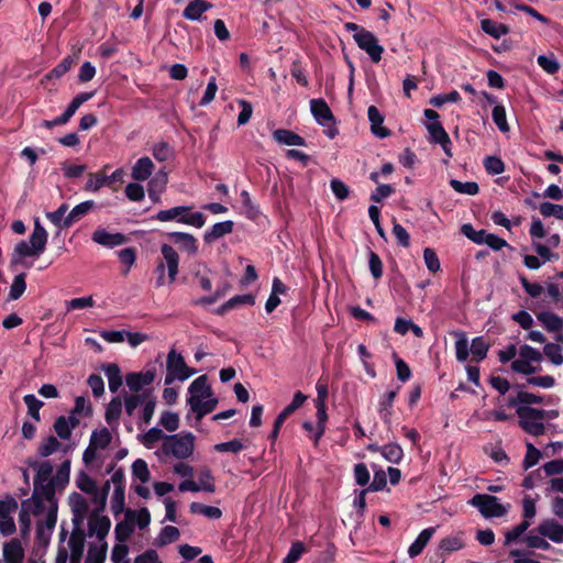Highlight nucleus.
Returning <instances> with one entry per match:
<instances>
[{
	"mask_svg": "<svg viewBox=\"0 0 563 563\" xmlns=\"http://www.w3.org/2000/svg\"><path fill=\"white\" fill-rule=\"evenodd\" d=\"M561 398L555 395L540 396L520 390L508 398L509 407L516 410L519 427L533 437L543 435L550 427L549 421L559 418L556 406Z\"/></svg>",
	"mask_w": 563,
	"mask_h": 563,
	"instance_id": "f257e3e1",
	"label": "nucleus"
},
{
	"mask_svg": "<svg viewBox=\"0 0 563 563\" xmlns=\"http://www.w3.org/2000/svg\"><path fill=\"white\" fill-rule=\"evenodd\" d=\"M29 465L35 470L33 490L43 493H56L63 490L69 483L70 460L66 459L58 466L53 475V465L49 461L30 462Z\"/></svg>",
	"mask_w": 563,
	"mask_h": 563,
	"instance_id": "f03ea898",
	"label": "nucleus"
},
{
	"mask_svg": "<svg viewBox=\"0 0 563 563\" xmlns=\"http://www.w3.org/2000/svg\"><path fill=\"white\" fill-rule=\"evenodd\" d=\"M187 404L197 420L216 409L218 399L213 396L207 375H201L191 382L188 387Z\"/></svg>",
	"mask_w": 563,
	"mask_h": 563,
	"instance_id": "7ed1b4c3",
	"label": "nucleus"
},
{
	"mask_svg": "<svg viewBox=\"0 0 563 563\" xmlns=\"http://www.w3.org/2000/svg\"><path fill=\"white\" fill-rule=\"evenodd\" d=\"M23 501L31 503L30 511L37 520L45 521L48 532L54 529L57 521V499L55 493L33 490L32 496Z\"/></svg>",
	"mask_w": 563,
	"mask_h": 563,
	"instance_id": "20e7f679",
	"label": "nucleus"
},
{
	"mask_svg": "<svg viewBox=\"0 0 563 563\" xmlns=\"http://www.w3.org/2000/svg\"><path fill=\"white\" fill-rule=\"evenodd\" d=\"M195 451V435L191 432H180L164 438L162 452L166 456L186 460Z\"/></svg>",
	"mask_w": 563,
	"mask_h": 563,
	"instance_id": "39448f33",
	"label": "nucleus"
},
{
	"mask_svg": "<svg viewBox=\"0 0 563 563\" xmlns=\"http://www.w3.org/2000/svg\"><path fill=\"white\" fill-rule=\"evenodd\" d=\"M191 206H177L170 209L158 211L154 216V219L159 222L175 221L198 229L202 228L206 223L205 214L199 211L191 212Z\"/></svg>",
	"mask_w": 563,
	"mask_h": 563,
	"instance_id": "423d86ee",
	"label": "nucleus"
},
{
	"mask_svg": "<svg viewBox=\"0 0 563 563\" xmlns=\"http://www.w3.org/2000/svg\"><path fill=\"white\" fill-rule=\"evenodd\" d=\"M196 374V369L190 368L184 356L175 349H172L166 357L165 385H172L175 380L184 382Z\"/></svg>",
	"mask_w": 563,
	"mask_h": 563,
	"instance_id": "0eeeda50",
	"label": "nucleus"
},
{
	"mask_svg": "<svg viewBox=\"0 0 563 563\" xmlns=\"http://www.w3.org/2000/svg\"><path fill=\"white\" fill-rule=\"evenodd\" d=\"M468 504L477 508L484 518L503 517L510 509V504H500L497 497L487 494H476Z\"/></svg>",
	"mask_w": 563,
	"mask_h": 563,
	"instance_id": "6e6552de",
	"label": "nucleus"
},
{
	"mask_svg": "<svg viewBox=\"0 0 563 563\" xmlns=\"http://www.w3.org/2000/svg\"><path fill=\"white\" fill-rule=\"evenodd\" d=\"M162 258L157 264V272H165L167 269L169 283H174L179 272V254L176 249L168 244L163 243L161 245Z\"/></svg>",
	"mask_w": 563,
	"mask_h": 563,
	"instance_id": "1a4fd4ad",
	"label": "nucleus"
},
{
	"mask_svg": "<svg viewBox=\"0 0 563 563\" xmlns=\"http://www.w3.org/2000/svg\"><path fill=\"white\" fill-rule=\"evenodd\" d=\"M353 38L357 46L365 51L374 63H378L382 59L384 47L378 43V38L374 33L366 30L361 34H354Z\"/></svg>",
	"mask_w": 563,
	"mask_h": 563,
	"instance_id": "9d476101",
	"label": "nucleus"
},
{
	"mask_svg": "<svg viewBox=\"0 0 563 563\" xmlns=\"http://www.w3.org/2000/svg\"><path fill=\"white\" fill-rule=\"evenodd\" d=\"M111 527V521L109 517L99 514L98 511H93L90 514L88 518V536L96 537L98 542L104 541L108 536Z\"/></svg>",
	"mask_w": 563,
	"mask_h": 563,
	"instance_id": "9b49d317",
	"label": "nucleus"
},
{
	"mask_svg": "<svg viewBox=\"0 0 563 563\" xmlns=\"http://www.w3.org/2000/svg\"><path fill=\"white\" fill-rule=\"evenodd\" d=\"M426 119L429 121L426 128L429 132V141L439 144L441 141L446 142L449 134L444 130L442 123L439 121V113L432 109L423 111Z\"/></svg>",
	"mask_w": 563,
	"mask_h": 563,
	"instance_id": "f8f14e48",
	"label": "nucleus"
},
{
	"mask_svg": "<svg viewBox=\"0 0 563 563\" xmlns=\"http://www.w3.org/2000/svg\"><path fill=\"white\" fill-rule=\"evenodd\" d=\"M85 532L81 527L74 526L67 542L69 563H80L85 549Z\"/></svg>",
	"mask_w": 563,
	"mask_h": 563,
	"instance_id": "ddd939ff",
	"label": "nucleus"
},
{
	"mask_svg": "<svg viewBox=\"0 0 563 563\" xmlns=\"http://www.w3.org/2000/svg\"><path fill=\"white\" fill-rule=\"evenodd\" d=\"M77 486L81 492L100 497L101 509L106 507L107 497L110 490V481H107L102 489L99 490L95 481L87 474L82 473L77 479Z\"/></svg>",
	"mask_w": 563,
	"mask_h": 563,
	"instance_id": "4468645a",
	"label": "nucleus"
},
{
	"mask_svg": "<svg viewBox=\"0 0 563 563\" xmlns=\"http://www.w3.org/2000/svg\"><path fill=\"white\" fill-rule=\"evenodd\" d=\"M92 241L101 246L113 249L124 244L128 239L121 232H109L103 228H97L91 236Z\"/></svg>",
	"mask_w": 563,
	"mask_h": 563,
	"instance_id": "2eb2a0df",
	"label": "nucleus"
},
{
	"mask_svg": "<svg viewBox=\"0 0 563 563\" xmlns=\"http://www.w3.org/2000/svg\"><path fill=\"white\" fill-rule=\"evenodd\" d=\"M166 238L174 242L178 249L190 256L198 253V241L197 239L187 232H169Z\"/></svg>",
	"mask_w": 563,
	"mask_h": 563,
	"instance_id": "dca6fc26",
	"label": "nucleus"
},
{
	"mask_svg": "<svg viewBox=\"0 0 563 563\" xmlns=\"http://www.w3.org/2000/svg\"><path fill=\"white\" fill-rule=\"evenodd\" d=\"M25 556L24 548L19 539L12 538L2 548L4 563H23Z\"/></svg>",
	"mask_w": 563,
	"mask_h": 563,
	"instance_id": "f3484780",
	"label": "nucleus"
},
{
	"mask_svg": "<svg viewBox=\"0 0 563 563\" xmlns=\"http://www.w3.org/2000/svg\"><path fill=\"white\" fill-rule=\"evenodd\" d=\"M69 503L73 511L71 522L74 526L81 527L89 510L88 503L80 494L77 493L70 495Z\"/></svg>",
	"mask_w": 563,
	"mask_h": 563,
	"instance_id": "a211bd4d",
	"label": "nucleus"
},
{
	"mask_svg": "<svg viewBox=\"0 0 563 563\" xmlns=\"http://www.w3.org/2000/svg\"><path fill=\"white\" fill-rule=\"evenodd\" d=\"M74 448V443L63 445L57 438L49 435L40 443L37 453L42 457H47L58 451L63 453L71 452Z\"/></svg>",
	"mask_w": 563,
	"mask_h": 563,
	"instance_id": "6ab92c4d",
	"label": "nucleus"
},
{
	"mask_svg": "<svg viewBox=\"0 0 563 563\" xmlns=\"http://www.w3.org/2000/svg\"><path fill=\"white\" fill-rule=\"evenodd\" d=\"M538 532L554 543H563V525L555 519L543 520L538 527Z\"/></svg>",
	"mask_w": 563,
	"mask_h": 563,
	"instance_id": "aec40b11",
	"label": "nucleus"
},
{
	"mask_svg": "<svg viewBox=\"0 0 563 563\" xmlns=\"http://www.w3.org/2000/svg\"><path fill=\"white\" fill-rule=\"evenodd\" d=\"M114 484V489L111 496V510L113 514L118 515L122 512L124 508V486L122 484V475L120 473H114L111 477V481Z\"/></svg>",
	"mask_w": 563,
	"mask_h": 563,
	"instance_id": "412c9836",
	"label": "nucleus"
},
{
	"mask_svg": "<svg viewBox=\"0 0 563 563\" xmlns=\"http://www.w3.org/2000/svg\"><path fill=\"white\" fill-rule=\"evenodd\" d=\"M78 423L79 420L74 416H60L55 420L53 429L60 440H69L73 430L78 426Z\"/></svg>",
	"mask_w": 563,
	"mask_h": 563,
	"instance_id": "4be33fe9",
	"label": "nucleus"
},
{
	"mask_svg": "<svg viewBox=\"0 0 563 563\" xmlns=\"http://www.w3.org/2000/svg\"><path fill=\"white\" fill-rule=\"evenodd\" d=\"M212 7V3L206 0H192L184 9L183 16L189 21H200L202 14Z\"/></svg>",
	"mask_w": 563,
	"mask_h": 563,
	"instance_id": "5701e85b",
	"label": "nucleus"
},
{
	"mask_svg": "<svg viewBox=\"0 0 563 563\" xmlns=\"http://www.w3.org/2000/svg\"><path fill=\"white\" fill-rule=\"evenodd\" d=\"M310 110L319 124H327L333 121V114L323 99L310 100Z\"/></svg>",
	"mask_w": 563,
	"mask_h": 563,
	"instance_id": "b1692460",
	"label": "nucleus"
},
{
	"mask_svg": "<svg viewBox=\"0 0 563 563\" xmlns=\"http://www.w3.org/2000/svg\"><path fill=\"white\" fill-rule=\"evenodd\" d=\"M48 233L41 224L38 219L34 221V229L29 238V243L33 246L40 255L45 251Z\"/></svg>",
	"mask_w": 563,
	"mask_h": 563,
	"instance_id": "393cba45",
	"label": "nucleus"
},
{
	"mask_svg": "<svg viewBox=\"0 0 563 563\" xmlns=\"http://www.w3.org/2000/svg\"><path fill=\"white\" fill-rule=\"evenodd\" d=\"M154 168V163L150 157H141L132 167V177L137 181L147 180L153 174Z\"/></svg>",
	"mask_w": 563,
	"mask_h": 563,
	"instance_id": "a878e982",
	"label": "nucleus"
},
{
	"mask_svg": "<svg viewBox=\"0 0 563 563\" xmlns=\"http://www.w3.org/2000/svg\"><path fill=\"white\" fill-rule=\"evenodd\" d=\"M155 379V373L147 371L145 373H130L125 380L129 388L133 391L141 390L144 386L152 384Z\"/></svg>",
	"mask_w": 563,
	"mask_h": 563,
	"instance_id": "bb28decb",
	"label": "nucleus"
},
{
	"mask_svg": "<svg viewBox=\"0 0 563 563\" xmlns=\"http://www.w3.org/2000/svg\"><path fill=\"white\" fill-rule=\"evenodd\" d=\"M398 390L387 391L379 400L378 412L380 419L386 426H390L393 416V404L397 396Z\"/></svg>",
	"mask_w": 563,
	"mask_h": 563,
	"instance_id": "cd10ccee",
	"label": "nucleus"
},
{
	"mask_svg": "<svg viewBox=\"0 0 563 563\" xmlns=\"http://www.w3.org/2000/svg\"><path fill=\"white\" fill-rule=\"evenodd\" d=\"M38 257L40 254L33 250V246L26 241H20L11 255V265H24L25 257Z\"/></svg>",
	"mask_w": 563,
	"mask_h": 563,
	"instance_id": "c85d7f7f",
	"label": "nucleus"
},
{
	"mask_svg": "<svg viewBox=\"0 0 563 563\" xmlns=\"http://www.w3.org/2000/svg\"><path fill=\"white\" fill-rule=\"evenodd\" d=\"M273 137L276 142L284 145L289 146H305L306 141L303 137H301L299 134L286 130V129H278L273 132Z\"/></svg>",
	"mask_w": 563,
	"mask_h": 563,
	"instance_id": "c756f323",
	"label": "nucleus"
},
{
	"mask_svg": "<svg viewBox=\"0 0 563 563\" xmlns=\"http://www.w3.org/2000/svg\"><path fill=\"white\" fill-rule=\"evenodd\" d=\"M233 231V222L231 220L218 222L207 230L203 234L206 243H211Z\"/></svg>",
	"mask_w": 563,
	"mask_h": 563,
	"instance_id": "7c9ffc66",
	"label": "nucleus"
},
{
	"mask_svg": "<svg viewBox=\"0 0 563 563\" xmlns=\"http://www.w3.org/2000/svg\"><path fill=\"white\" fill-rule=\"evenodd\" d=\"M368 120L371 122L372 132L383 139L389 135V131L383 126L384 118L375 106H371L367 110Z\"/></svg>",
	"mask_w": 563,
	"mask_h": 563,
	"instance_id": "2f4dec72",
	"label": "nucleus"
},
{
	"mask_svg": "<svg viewBox=\"0 0 563 563\" xmlns=\"http://www.w3.org/2000/svg\"><path fill=\"white\" fill-rule=\"evenodd\" d=\"M255 303V297L251 294L238 295L229 299L221 307L218 308V314H224L229 310L236 309L241 306H253Z\"/></svg>",
	"mask_w": 563,
	"mask_h": 563,
	"instance_id": "473e14b6",
	"label": "nucleus"
},
{
	"mask_svg": "<svg viewBox=\"0 0 563 563\" xmlns=\"http://www.w3.org/2000/svg\"><path fill=\"white\" fill-rule=\"evenodd\" d=\"M434 532H435L434 527L423 529L419 533L417 539L412 542V544L409 547V549H408L409 556L415 558V556L419 555L423 551V549L426 548V545L428 544V542L430 541V539L432 538Z\"/></svg>",
	"mask_w": 563,
	"mask_h": 563,
	"instance_id": "72a5a7b5",
	"label": "nucleus"
},
{
	"mask_svg": "<svg viewBox=\"0 0 563 563\" xmlns=\"http://www.w3.org/2000/svg\"><path fill=\"white\" fill-rule=\"evenodd\" d=\"M102 369L108 378L110 391L115 393L122 385V376L119 366L114 363H108L102 366Z\"/></svg>",
	"mask_w": 563,
	"mask_h": 563,
	"instance_id": "f704fd0d",
	"label": "nucleus"
},
{
	"mask_svg": "<svg viewBox=\"0 0 563 563\" xmlns=\"http://www.w3.org/2000/svg\"><path fill=\"white\" fill-rule=\"evenodd\" d=\"M121 412H122L121 398L120 397L112 398L106 409L104 418H106L107 423L112 428L118 427Z\"/></svg>",
	"mask_w": 563,
	"mask_h": 563,
	"instance_id": "c9c22d12",
	"label": "nucleus"
},
{
	"mask_svg": "<svg viewBox=\"0 0 563 563\" xmlns=\"http://www.w3.org/2000/svg\"><path fill=\"white\" fill-rule=\"evenodd\" d=\"M111 432L103 427L92 431L89 443L98 450H104L111 443Z\"/></svg>",
	"mask_w": 563,
	"mask_h": 563,
	"instance_id": "e433bc0d",
	"label": "nucleus"
},
{
	"mask_svg": "<svg viewBox=\"0 0 563 563\" xmlns=\"http://www.w3.org/2000/svg\"><path fill=\"white\" fill-rule=\"evenodd\" d=\"M537 318L548 331L556 332L563 327V319L553 312L543 311Z\"/></svg>",
	"mask_w": 563,
	"mask_h": 563,
	"instance_id": "4c0bfd02",
	"label": "nucleus"
},
{
	"mask_svg": "<svg viewBox=\"0 0 563 563\" xmlns=\"http://www.w3.org/2000/svg\"><path fill=\"white\" fill-rule=\"evenodd\" d=\"M95 206L92 200H87L75 206L66 216V225H71L74 222L86 216Z\"/></svg>",
	"mask_w": 563,
	"mask_h": 563,
	"instance_id": "58836bf2",
	"label": "nucleus"
},
{
	"mask_svg": "<svg viewBox=\"0 0 563 563\" xmlns=\"http://www.w3.org/2000/svg\"><path fill=\"white\" fill-rule=\"evenodd\" d=\"M316 408H317V430L314 433V442L317 443L319 441V439L324 433L328 415H327L325 402L322 399L316 400Z\"/></svg>",
	"mask_w": 563,
	"mask_h": 563,
	"instance_id": "ea45409f",
	"label": "nucleus"
},
{
	"mask_svg": "<svg viewBox=\"0 0 563 563\" xmlns=\"http://www.w3.org/2000/svg\"><path fill=\"white\" fill-rule=\"evenodd\" d=\"M482 30L493 36L494 38H499L504 35H506L509 32V29L507 25L503 23L495 22L490 19H484L481 22Z\"/></svg>",
	"mask_w": 563,
	"mask_h": 563,
	"instance_id": "a19ab883",
	"label": "nucleus"
},
{
	"mask_svg": "<svg viewBox=\"0 0 563 563\" xmlns=\"http://www.w3.org/2000/svg\"><path fill=\"white\" fill-rule=\"evenodd\" d=\"M379 453L383 455V457L394 464L400 463V461L404 457V451L401 446L397 443H388L383 445L379 449Z\"/></svg>",
	"mask_w": 563,
	"mask_h": 563,
	"instance_id": "79ce46f5",
	"label": "nucleus"
},
{
	"mask_svg": "<svg viewBox=\"0 0 563 563\" xmlns=\"http://www.w3.org/2000/svg\"><path fill=\"white\" fill-rule=\"evenodd\" d=\"M31 503L29 501H22L21 503V509L19 514V523H20V530L22 536H27L31 530V517L33 516L30 511Z\"/></svg>",
	"mask_w": 563,
	"mask_h": 563,
	"instance_id": "37998d69",
	"label": "nucleus"
},
{
	"mask_svg": "<svg viewBox=\"0 0 563 563\" xmlns=\"http://www.w3.org/2000/svg\"><path fill=\"white\" fill-rule=\"evenodd\" d=\"M489 345L482 336L473 339L470 351L475 362H481L487 356Z\"/></svg>",
	"mask_w": 563,
	"mask_h": 563,
	"instance_id": "c03bdc74",
	"label": "nucleus"
},
{
	"mask_svg": "<svg viewBox=\"0 0 563 563\" xmlns=\"http://www.w3.org/2000/svg\"><path fill=\"white\" fill-rule=\"evenodd\" d=\"M132 475L142 484L148 483L151 479V472L148 470L147 463L142 459L134 461L132 464Z\"/></svg>",
	"mask_w": 563,
	"mask_h": 563,
	"instance_id": "a18cd8bd",
	"label": "nucleus"
},
{
	"mask_svg": "<svg viewBox=\"0 0 563 563\" xmlns=\"http://www.w3.org/2000/svg\"><path fill=\"white\" fill-rule=\"evenodd\" d=\"M107 553V543L104 541L98 544H91L87 553V563H103Z\"/></svg>",
	"mask_w": 563,
	"mask_h": 563,
	"instance_id": "49530a36",
	"label": "nucleus"
},
{
	"mask_svg": "<svg viewBox=\"0 0 563 563\" xmlns=\"http://www.w3.org/2000/svg\"><path fill=\"white\" fill-rule=\"evenodd\" d=\"M461 231L462 233L467 238L470 239L472 242L476 243V244H485L488 235H489V232L485 231V230H475L472 224H463L462 228H461Z\"/></svg>",
	"mask_w": 563,
	"mask_h": 563,
	"instance_id": "de8ad7c7",
	"label": "nucleus"
},
{
	"mask_svg": "<svg viewBox=\"0 0 563 563\" xmlns=\"http://www.w3.org/2000/svg\"><path fill=\"white\" fill-rule=\"evenodd\" d=\"M456 341H455V355L457 361L465 362L468 358V355L471 353L470 346H468V340L464 332L456 333Z\"/></svg>",
	"mask_w": 563,
	"mask_h": 563,
	"instance_id": "09e8293b",
	"label": "nucleus"
},
{
	"mask_svg": "<svg viewBox=\"0 0 563 563\" xmlns=\"http://www.w3.org/2000/svg\"><path fill=\"white\" fill-rule=\"evenodd\" d=\"M180 532L178 528L174 526H166L162 529L161 533L156 539V544L159 547H164L166 544L173 543L178 540Z\"/></svg>",
	"mask_w": 563,
	"mask_h": 563,
	"instance_id": "8fccbe9b",
	"label": "nucleus"
},
{
	"mask_svg": "<svg viewBox=\"0 0 563 563\" xmlns=\"http://www.w3.org/2000/svg\"><path fill=\"white\" fill-rule=\"evenodd\" d=\"M167 174L163 170L158 172L153 179L148 183V196L153 198L154 194L161 195L167 184Z\"/></svg>",
	"mask_w": 563,
	"mask_h": 563,
	"instance_id": "3c124183",
	"label": "nucleus"
},
{
	"mask_svg": "<svg viewBox=\"0 0 563 563\" xmlns=\"http://www.w3.org/2000/svg\"><path fill=\"white\" fill-rule=\"evenodd\" d=\"M178 489L180 492L196 493V492L203 490L207 493H213L216 490V486H214V484H210L209 482H202V485H198L196 482H194L191 479H186L179 484Z\"/></svg>",
	"mask_w": 563,
	"mask_h": 563,
	"instance_id": "603ef678",
	"label": "nucleus"
},
{
	"mask_svg": "<svg viewBox=\"0 0 563 563\" xmlns=\"http://www.w3.org/2000/svg\"><path fill=\"white\" fill-rule=\"evenodd\" d=\"M23 401L27 407V413L35 420L40 421V410L44 406V402L37 399L33 394H27L23 397Z\"/></svg>",
	"mask_w": 563,
	"mask_h": 563,
	"instance_id": "864d4df0",
	"label": "nucleus"
},
{
	"mask_svg": "<svg viewBox=\"0 0 563 563\" xmlns=\"http://www.w3.org/2000/svg\"><path fill=\"white\" fill-rule=\"evenodd\" d=\"M190 511L194 514H201L211 519H219L222 516V511L220 508L207 506L200 503L190 504Z\"/></svg>",
	"mask_w": 563,
	"mask_h": 563,
	"instance_id": "5fc2aeb1",
	"label": "nucleus"
},
{
	"mask_svg": "<svg viewBox=\"0 0 563 563\" xmlns=\"http://www.w3.org/2000/svg\"><path fill=\"white\" fill-rule=\"evenodd\" d=\"M530 527V522L521 521L519 525L515 526L512 529L505 531V541L504 544L506 547L515 543Z\"/></svg>",
	"mask_w": 563,
	"mask_h": 563,
	"instance_id": "6e6d98bb",
	"label": "nucleus"
},
{
	"mask_svg": "<svg viewBox=\"0 0 563 563\" xmlns=\"http://www.w3.org/2000/svg\"><path fill=\"white\" fill-rule=\"evenodd\" d=\"M26 283H25V274L21 273L16 275L10 286L9 298L11 300H18L25 291Z\"/></svg>",
	"mask_w": 563,
	"mask_h": 563,
	"instance_id": "4d7b16f0",
	"label": "nucleus"
},
{
	"mask_svg": "<svg viewBox=\"0 0 563 563\" xmlns=\"http://www.w3.org/2000/svg\"><path fill=\"white\" fill-rule=\"evenodd\" d=\"M156 408V399L150 393L144 394L143 408H142V420L148 424L154 416Z\"/></svg>",
	"mask_w": 563,
	"mask_h": 563,
	"instance_id": "13d9d810",
	"label": "nucleus"
},
{
	"mask_svg": "<svg viewBox=\"0 0 563 563\" xmlns=\"http://www.w3.org/2000/svg\"><path fill=\"white\" fill-rule=\"evenodd\" d=\"M493 121L497 125L500 132L507 133L509 131V124L506 118L505 107L501 104H496L493 109Z\"/></svg>",
	"mask_w": 563,
	"mask_h": 563,
	"instance_id": "bf43d9fd",
	"label": "nucleus"
},
{
	"mask_svg": "<svg viewBox=\"0 0 563 563\" xmlns=\"http://www.w3.org/2000/svg\"><path fill=\"white\" fill-rule=\"evenodd\" d=\"M450 186L459 194H465L470 196H474L478 192L479 187L475 181H466L462 183L457 179H451Z\"/></svg>",
	"mask_w": 563,
	"mask_h": 563,
	"instance_id": "052dcab7",
	"label": "nucleus"
},
{
	"mask_svg": "<svg viewBox=\"0 0 563 563\" xmlns=\"http://www.w3.org/2000/svg\"><path fill=\"white\" fill-rule=\"evenodd\" d=\"M159 424L165 430L174 432L179 428V416L173 411H164L161 415Z\"/></svg>",
	"mask_w": 563,
	"mask_h": 563,
	"instance_id": "680f3d73",
	"label": "nucleus"
},
{
	"mask_svg": "<svg viewBox=\"0 0 563 563\" xmlns=\"http://www.w3.org/2000/svg\"><path fill=\"white\" fill-rule=\"evenodd\" d=\"M166 435L164 434V432L159 429V428H151L147 432H145L142 438H141V442L144 444V446H146L147 449H152L154 448V445L163 440L164 441V438Z\"/></svg>",
	"mask_w": 563,
	"mask_h": 563,
	"instance_id": "e2e57ef3",
	"label": "nucleus"
},
{
	"mask_svg": "<svg viewBox=\"0 0 563 563\" xmlns=\"http://www.w3.org/2000/svg\"><path fill=\"white\" fill-rule=\"evenodd\" d=\"M68 210V206L66 203H63L58 207L57 210L53 212H47L46 218L56 227L58 228H69L70 225H66V212Z\"/></svg>",
	"mask_w": 563,
	"mask_h": 563,
	"instance_id": "0e129e2a",
	"label": "nucleus"
},
{
	"mask_svg": "<svg viewBox=\"0 0 563 563\" xmlns=\"http://www.w3.org/2000/svg\"><path fill=\"white\" fill-rule=\"evenodd\" d=\"M543 353L554 365L563 364L562 349L559 344H555V343L545 344L544 349H543Z\"/></svg>",
	"mask_w": 563,
	"mask_h": 563,
	"instance_id": "69168bd1",
	"label": "nucleus"
},
{
	"mask_svg": "<svg viewBox=\"0 0 563 563\" xmlns=\"http://www.w3.org/2000/svg\"><path fill=\"white\" fill-rule=\"evenodd\" d=\"M540 213L543 217H554L559 220H563V206L551 202H542L539 207Z\"/></svg>",
	"mask_w": 563,
	"mask_h": 563,
	"instance_id": "338daca9",
	"label": "nucleus"
},
{
	"mask_svg": "<svg viewBox=\"0 0 563 563\" xmlns=\"http://www.w3.org/2000/svg\"><path fill=\"white\" fill-rule=\"evenodd\" d=\"M306 551L307 549L301 541L294 542L283 563H297Z\"/></svg>",
	"mask_w": 563,
	"mask_h": 563,
	"instance_id": "774afa93",
	"label": "nucleus"
}]
</instances>
